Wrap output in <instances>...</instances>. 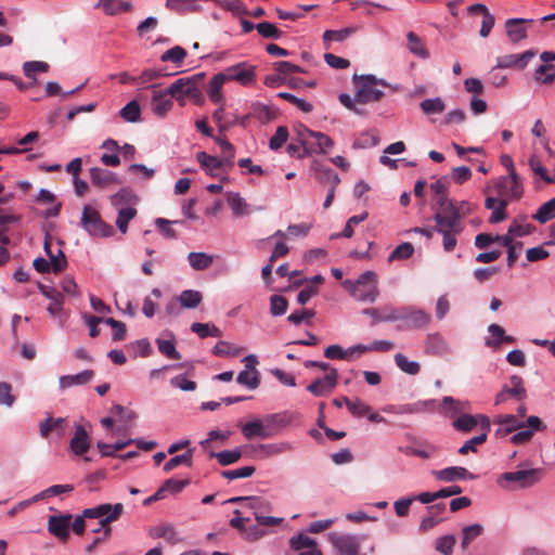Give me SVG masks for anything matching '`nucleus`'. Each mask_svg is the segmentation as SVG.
<instances>
[{"mask_svg":"<svg viewBox=\"0 0 555 555\" xmlns=\"http://www.w3.org/2000/svg\"><path fill=\"white\" fill-rule=\"evenodd\" d=\"M473 210L470 203L466 201H453L449 216L438 214L434 216L435 230L442 236L443 250L450 253L457 244V236L464 231V218Z\"/></svg>","mask_w":555,"mask_h":555,"instance_id":"f257e3e1","label":"nucleus"},{"mask_svg":"<svg viewBox=\"0 0 555 555\" xmlns=\"http://www.w3.org/2000/svg\"><path fill=\"white\" fill-rule=\"evenodd\" d=\"M343 286L361 302H375L379 296L377 274L373 271H365L356 281L345 280Z\"/></svg>","mask_w":555,"mask_h":555,"instance_id":"f03ea898","label":"nucleus"},{"mask_svg":"<svg viewBox=\"0 0 555 555\" xmlns=\"http://www.w3.org/2000/svg\"><path fill=\"white\" fill-rule=\"evenodd\" d=\"M356 86V101L360 104H367L379 101L384 96V91L377 88V85L387 87L388 83L383 79H377L374 75H353Z\"/></svg>","mask_w":555,"mask_h":555,"instance_id":"7ed1b4c3","label":"nucleus"},{"mask_svg":"<svg viewBox=\"0 0 555 555\" xmlns=\"http://www.w3.org/2000/svg\"><path fill=\"white\" fill-rule=\"evenodd\" d=\"M80 225L89 235L94 237H109L115 233L114 228L104 222L99 211L89 205L82 208Z\"/></svg>","mask_w":555,"mask_h":555,"instance_id":"20e7f679","label":"nucleus"},{"mask_svg":"<svg viewBox=\"0 0 555 555\" xmlns=\"http://www.w3.org/2000/svg\"><path fill=\"white\" fill-rule=\"evenodd\" d=\"M124 513V505L121 503L116 504H100L94 507L83 509V516L89 519H100V524L103 527L105 537H109L112 528L109 524L118 520Z\"/></svg>","mask_w":555,"mask_h":555,"instance_id":"39448f33","label":"nucleus"},{"mask_svg":"<svg viewBox=\"0 0 555 555\" xmlns=\"http://www.w3.org/2000/svg\"><path fill=\"white\" fill-rule=\"evenodd\" d=\"M507 160L509 162V175L501 177L496 181L495 190L500 197L518 199L522 195V182L515 171L512 158H507Z\"/></svg>","mask_w":555,"mask_h":555,"instance_id":"423d86ee","label":"nucleus"},{"mask_svg":"<svg viewBox=\"0 0 555 555\" xmlns=\"http://www.w3.org/2000/svg\"><path fill=\"white\" fill-rule=\"evenodd\" d=\"M539 468H531V469H525V470H516V472H507L504 474H501L498 479L496 483L504 488V482H516L518 483V487L521 489L529 488L533 485H535L539 481Z\"/></svg>","mask_w":555,"mask_h":555,"instance_id":"0eeeda50","label":"nucleus"},{"mask_svg":"<svg viewBox=\"0 0 555 555\" xmlns=\"http://www.w3.org/2000/svg\"><path fill=\"white\" fill-rule=\"evenodd\" d=\"M400 321L403 323L402 326L408 330L424 328L430 323L431 315L417 307L404 306L402 307Z\"/></svg>","mask_w":555,"mask_h":555,"instance_id":"6e6552de","label":"nucleus"},{"mask_svg":"<svg viewBox=\"0 0 555 555\" xmlns=\"http://www.w3.org/2000/svg\"><path fill=\"white\" fill-rule=\"evenodd\" d=\"M224 75L225 81L234 80L243 86L250 85L255 79V66L248 65L245 62L237 63L221 72Z\"/></svg>","mask_w":555,"mask_h":555,"instance_id":"1a4fd4ad","label":"nucleus"},{"mask_svg":"<svg viewBox=\"0 0 555 555\" xmlns=\"http://www.w3.org/2000/svg\"><path fill=\"white\" fill-rule=\"evenodd\" d=\"M338 372L336 369L331 371L323 377L317 378L307 386V390L315 397H322L331 392L337 385Z\"/></svg>","mask_w":555,"mask_h":555,"instance_id":"9d476101","label":"nucleus"},{"mask_svg":"<svg viewBox=\"0 0 555 555\" xmlns=\"http://www.w3.org/2000/svg\"><path fill=\"white\" fill-rule=\"evenodd\" d=\"M149 535L152 539H164L167 543L171 545L184 542V538L177 530L176 526L170 522H164L151 527L149 529Z\"/></svg>","mask_w":555,"mask_h":555,"instance_id":"9b49d317","label":"nucleus"},{"mask_svg":"<svg viewBox=\"0 0 555 555\" xmlns=\"http://www.w3.org/2000/svg\"><path fill=\"white\" fill-rule=\"evenodd\" d=\"M157 85H152L150 88L153 89L151 108L152 112L158 117H164L173 106V101L169 98L170 93L168 89L157 90Z\"/></svg>","mask_w":555,"mask_h":555,"instance_id":"f8f14e48","label":"nucleus"},{"mask_svg":"<svg viewBox=\"0 0 555 555\" xmlns=\"http://www.w3.org/2000/svg\"><path fill=\"white\" fill-rule=\"evenodd\" d=\"M196 159L206 173L214 178H219L230 167L228 163H223L222 158L208 155L205 152H198Z\"/></svg>","mask_w":555,"mask_h":555,"instance_id":"ddd939ff","label":"nucleus"},{"mask_svg":"<svg viewBox=\"0 0 555 555\" xmlns=\"http://www.w3.org/2000/svg\"><path fill=\"white\" fill-rule=\"evenodd\" d=\"M477 425H480L483 430L490 429V421L487 416L477 414H462L456 420L453 421L452 426L459 430L468 433L473 430Z\"/></svg>","mask_w":555,"mask_h":555,"instance_id":"4468645a","label":"nucleus"},{"mask_svg":"<svg viewBox=\"0 0 555 555\" xmlns=\"http://www.w3.org/2000/svg\"><path fill=\"white\" fill-rule=\"evenodd\" d=\"M433 476L440 481L453 482L456 480H474L476 476L462 466H450L440 470H434Z\"/></svg>","mask_w":555,"mask_h":555,"instance_id":"2eb2a0df","label":"nucleus"},{"mask_svg":"<svg viewBox=\"0 0 555 555\" xmlns=\"http://www.w3.org/2000/svg\"><path fill=\"white\" fill-rule=\"evenodd\" d=\"M434 404V400H424L417 401L414 403H405V404H388L382 408V411L385 413L391 414H417L423 413L431 408Z\"/></svg>","mask_w":555,"mask_h":555,"instance_id":"dca6fc26","label":"nucleus"},{"mask_svg":"<svg viewBox=\"0 0 555 555\" xmlns=\"http://www.w3.org/2000/svg\"><path fill=\"white\" fill-rule=\"evenodd\" d=\"M424 350L427 354L437 357H443L452 351L448 340L439 333H431L427 335Z\"/></svg>","mask_w":555,"mask_h":555,"instance_id":"f3484780","label":"nucleus"},{"mask_svg":"<svg viewBox=\"0 0 555 555\" xmlns=\"http://www.w3.org/2000/svg\"><path fill=\"white\" fill-rule=\"evenodd\" d=\"M72 515H53L49 517L48 530L59 539L65 540L69 534Z\"/></svg>","mask_w":555,"mask_h":555,"instance_id":"a211bd4d","label":"nucleus"},{"mask_svg":"<svg viewBox=\"0 0 555 555\" xmlns=\"http://www.w3.org/2000/svg\"><path fill=\"white\" fill-rule=\"evenodd\" d=\"M38 288L44 297L50 299L49 300L50 305L47 308L48 313L52 317L60 318L63 312V308H62L63 299H64L63 295L52 286L39 284Z\"/></svg>","mask_w":555,"mask_h":555,"instance_id":"6ab92c4d","label":"nucleus"},{"mask_svg":"<svg viewBox=\"0 0 555 555\" xmlns=\"http://www.w3.org/2000/svg\"><path fill=\"white\" fill-rule=\"evenodd\" d=\"M494 423L499 425L496 435L501 437L525 427V422L514 414L499 415Z\"/></svg>","mask_w":555,"mask_h":555,"instance_id":"aec40b11","label":"nucleus"},{"mask_svg":"<svg viewBox=\"0 0 555 555\" xmlns=\"http://www.w3.org/2000/svg\"><path fill=\"white\" fill-rule=\"evenodd\" d=\"M69 447L76 455L86 453L90 448V437L82 425H76Z\"/></svg>","mask_w":555,"mask_h":555,"instance_id":"412c9836","label":"nucleus"},{"mask_svg":"<svg viewBox=\"0 0 555 555\" xmlns=\"http://www.w3.org/2000/svg\"><path fill=\"white\" fill-rule=\"evenodd\" d=\"M527 22H531V20L509 18L505 22L506 35L513 43H517L527 37V29L524 26Z\"/></svg>","mask_w":555,"mask_h":555,"instance_id":"4be33fe9","label":"nucleus"},{"mask_svg":"<svg viewBox=\"0 0 555 555\" xmlns=\"http://www.w3.org/2000/svg\"><path fill=\"white\" fill-rule=\"evenodd\" d=\"M90 179L92 184L100 188H106L111 184L119 183V179L116 173L100 167H93L90 169Z\"/></svg>","mask_w":555,"mask_h":555,"instance_id":"5701e85b","label":"nucleus"},{"mask_svg":"<svg viewBox=\"0 0 555 555\" xmlns=\"http://www.w3.org/2000/svg\"><path fill=\"white\" fill-rule=\"evenodd\" d=\"M94 376L92 370H85L74 375H63L59 378V385L62 389H66L77 385H85L89 383Z\"/></svg>","mask_w":555,"mask_h":555,"instance_id":"b1692460","label":"nucleus"},{"mask_svg":"<svg viewBox=\"0 0 555 555\" xmlns=\"http://www.w3.org/2000/svg\"><path fill=\"white\" fill-rule=\"evenodd\" d=\"M225 82L224 75L221 73L216 74L208 83L207 94L210 101L215 104L223 103L222 87Z\"/></svg>","mask_w":555,"mask_h":555,"instance_id":"393cba45","label":"nucleus"},{"mask_svg":"<svg viewBox=\"0 0 555 555\" xmlns=\"http://www.w3.org/2000/svg\"><path fill=\"white\" fill-rule=\"evenodd\" d=\"M95 8L102 9L107 15H116L121 12L130 11L132 4L129 1L122 0H99Z\"/></svg>","mask_w":555,"mask_h":555,"instance_id":"a878e982","label":"nucleus"},{"mask_svg":"<svg viewBox=\"0 0 555 555\" xmlns=\"http://www.w3.org/2000/svg\"><path fill=\"white\" fill-rule=\"evenodd\" d=\"M228 204L232 209L233 215L236 218L247 216L249 214L248 204L245 198L241 196L240 193L236 192H228L225 194Z\"/></svg>","mask_w":555,"mask_h":555,"instance_id":"bb28decb","label":"nucleus"},{"mask_svg":"<svg viewBox=\"0 0 555 555\" xmlns=\"http://www.w3.org/2000/svg\"><path fill=\"white\" fill-rule=\"evenodd\" d=\"M243 455V448L237 447L233 450H224L220 452H214L211 451L209 453L210 457L217 459L218 463L221 466H229L240 461V459Z\"/></svg>","mask_w":555,"mask_h":555,"instance_id":"cd10ccee","label":"nucleus"},{"mask_svg":"<svg viewBox=\"0 0 555 555\" xmlns=\"http://www.w3.org/2000/svg\"><path fill=\"white\" fill-rule=\"evenodd\" d=\"M242 433L248 439L254 437L269 438L272 436V434L264 426L263 422L260 420L246 423L242 427Z\"/></svg>","mask_w":555,"mask_h":555,"instance_id":"c85d7f7f","label":"nucleus"},{"mask_svg":"<svg viewBox=\"0 0 555 555\" xmlns=\"http://www.w3.org/2000/svg\"><path fill=\"white\" fill-rule=\"evenodd\" d=\"M297 132V142L302 146V154H299V157H305L312 154L313 144L311 140H313L317 131H312L305 126H299L296 130Z\"/></svg>","mask_w":555,"mask_h":555,"instance_id":"c756f323","label":"nucleus"},{"mask_svg":"<svg viewBox=\"0 0 555 555\" xmlns=\"http://www.w3.org/2000/svg\"><path fill=\"white\" fill-rule=\"evenodd\" d=\"M505 392L517 400H522L527 396L526 388L524 386L522 378L518 375H513L509 377V385L503 386Z\"/></svg>","mask_w":555,"mask_h":555,"instance_id":"7c9ffc66","label":"nucleus"},{"mask_svg":"<svg viewBox=\"0 0 555 555\" xmlns=\"http://www.w3.org/2000/svg\"><path fill=\"white\" fill-rule=\"evenodd\" d=\"M203 296L201 292L194 289H186L181 292L178 301L182 308L195 309L202 301Z\"/></svg>","mask_w":555,"mask_h":555,"instance_id":"2f4dec72","label":"nucleus"},{"mask_svg":"<svg viewBox=\"0 0 555 555\" xmlns=\"http://www.w3.org/2000/svg\"><path fill=\"white\" fill-rule=\"evenodd\" d=\"M393 359L396 365L405 374L417 375L421 371L420 362L409 360L403 353H396Z\"/></svg>","mask_w":555,"mask_h":555,"instance_id":"473e14b6","label":"nucleus"},{"mask_svg":"<svg viewBox=\"0 0 555 555\" xmlns=\"http://www.w3.org/2000/svg\"><path fill=\"white\" fill-rule=\"evenodd\" d=\"M483 526L480 524L465 526L462 529V548L466 550L474 540L483 533Z\"/></svg>","mask_w":555,"mask_h":555,"instance_id":"72a5a7b5","label":"nucleus"},{"mask_svg":"<svg viewBox=\"0 0 555 555\" xmlns=\"http://www.w3.org/2000/svg\"><path fill=\"white\" fill-rule=\"evenodd\" d=\"M65 424V418L51 416L39 423V434L41 438L47 439L52 430H62Z\"/></svg>","mask_w":555,"mask_h":555,"instance_id":"f704fd0d","label":"nucleus"},{"mask_svg":"<svg viewBox=\"0 0 555 555\" xmlns=\"http://www.w3.org/2000/svg\"><path fill=\"white\" fill-rule=\"evenodd\" d=\"M188 261L194 270H205L211 266L214 257L206 253L192 251L188 255Z\"/></svg>","mask_w":555,"mask_h":555,"instance_id":"c9c22d12","label":"nucleus"},{"mask_svg":"<svg viewBox=\"0 0 555 555\" xmlns=\"http://www.w3.org/2000/svg\"><path fill=\"white\" fill-rule=\"evenodd\" d=\"M555 217V197L541 205L532 218L540 223H546Z\"/></svg>","mask_w":555,"mask_h":555,"instance_id":"e433bc0d","label":"nucleus"},{"mask_svg":"<svg viewBox=\"0 0 555 555\" xmlns=\"http://www.w3.org/2000/svg\"><path fill=\"white\" fill-rule=\"evenodd\" d=\"M191 331L197 334L201 338L210 337H221L222 332L219 327L211 323H192Z\"/></svg>","mask_w":555,"mask_h":555,"instance_id":"4c0bfd02","label":"nucleus"},{"mask_svg":"<svg viewBox=\"0 0 555 555\" xmlns=\"http://www.w3.org/2000/svg\"><path fill=\"white\" fill-rule=\"evenodd\" d=\"M195 77L179 78L168 88V92L170 94H179L188 98V95L192 93L191 89Z\"/></svg>","mask_w":555,"mask_h":555,"instance_id":"58836bf2","label":"nucleus"},{"mask_svg":"<svg viewBox=\"0 0 555 555\" xmlns=\"http://www.w3.org/2000/svg\"><path fill=\"white\" fill-rule=\"evenodd\" d=\"M119 115L127 122H138L141 117L140 104L135 100L130 101L120 109Z\"/></svg>","mask_w":555,"mask_h":555,"instance_id":"ea45409f","label":"nucleus"},{"mask_svg":"<svg viewBox=\"0 0 555 555\" xmlns=\"http://www.w3.org/2000/svg\"><path fill=\"white\" fill-rule=\"evenodd\" d=\"M192 460H193V449H189L185 453L176 455V456L171 457L168 462H166V464L164 465V470L166 473H169L180 465H185L186 467H191Z\"/></svg>","mask_w":555,"mask_h":555,"instance_id":"a19ab883","label":"nucleus"},{"mask_svg":"<svg viewBox=\"0 0 555 555\" xmlns=\"http://www.w3.org/2000/svg\"><path fill=\"white\" fill-rule=\"evenodd\" d=\"M406 39L408 49L411 53L422 59H427L429 56L428 51L425 49L421 38L417 35L410 31L406 35Z\"/></svg>","mask_w":555,"mask_h":555,"instance_id":"79ce46f5","label":"nucleus"},{"mask_svg":"<svg viewBox=\"0 0 555 555\" xmlns=\"http://www.w3.org/2000/svg\"><path fill=\"white\" fill-rule=\"evenodd\" d=\"M236 382L240 385L246 386L248 389H256L260 384L259 372L243 370L238 373Z\"/></svg>","mask_w":555,"mask_h":555,"instance_id":"37998d69","label":"nucleus"},{"mask_svg":"<svg viewBox=\"0 0 555 555\" xmlns=\"http://www.w3.org/2000/svg\"><path fill=\"white\" fill-rule=\"evenodd\" d=\"M422 112L426 115L440 114L444 111L446 104L441 98L425 99L420 103Z\"/></svg>","mask_w":555,"mask_h":555,"instance_id":"c03bdc74","label":"nucleus"},{"mask_svg":"<svg viewBox=\"0 0 555 555\" xmlns=\"http://www.w3.org/2000/svg\"><path fill=\"white\" fill-rule=\"evenodd\" d=\"M256 449L261 450L264 453V456H273L293 450V444L289 442H276L259 444Z\"/></svg>","mask_w":555,"mask_h":555,"instance_id":"a18cd8bd","label":"nucleus"},{"mask_svg":"<svg viewBox=\"0 0 555 555\" xmlns=\"http://www.w3.org/2000/svg\"><path fill=\"white\" fill-rule=\"evenodd\" d=\"M289 545H291L292 550L299 553L302 550L311 548V547L318 545V543L314 539L310 538L309 535L299 533V534L291 538Z\"/></svg>","mask_w":555,"mask_h":555,"instance_id":"49530a36","label":"nucleus"},{"mask_svg":"<svg viewBox=\"0 0 555 555\" xmlns=\"http://www.w3.org/2000/svg\"><path fill=\"white\" fill-rule=\"evenodd\" d=\"M137 210L133 207H124L118 210L116 219V227L125 234L128 229V223L135 217Z\"/></svg>","mask_w":555,"mask_h":555,"instance_id":"de8ad7c7","label":"nucleus"},{"mask_svg":"<svg viewBox=\"0 0 555 555\" xmlns=\"http://www.w3.org/2000/svg\"><path fill=\"white\" fill-rule=\"evenodd\" d=\"M244 349L242 347H236L228 341L220 340L212 348V353L219 357H236Z\"/></svg>","mask_w":555,"mask_h":555,"instance_id":"09e8293b","label":"nucleus"},{"mask_svg":"<svg viewBox=\"0 0 555 555\" xmlns=\"http://www.w3.org/2000/svg\"><path fill=\"white\" fill-rule=\"evenodd\" d=\"M367 216H369L367 212H363L361 215H357V216L350 217L347 220L346 225H345L343 232L336 233V234H332L331 238L332 240L338 238V237L350 238L352 236V234H353V227L359 224L360 222L364 221L367 218Z\"/></svg>","mask_w":555,"mask_h":555,"instance_id":"8fccbe9b","label":"nucleus"},{"mask_svg":"<svg viewBox=\"0 0 555 555\" xmlns=\"http://www.w3.org/2000/svg\"><path fill=\"white\" fill-rule=\"evenodd\" d=\"M403 451L405 452V454L426 460L434 456L437 453L438 448L434 444L427 443L424 444L423 447H406Z\"/></svg>","mask_w":555,"mask_h":555,"instance_id":"3c124183","label":"nucleus"},{"mask_svg":"<svg viewBox=\"0 0 555 555\" xmlns=\"http://www.w3.org/2000/svg\"><path fill=\"white\" fill-rule=\"evenodd\" d=\"M215 142L220 146L222 151L220 158L223 159V163H228L229 166H232L235 157V149L233 144L222 137H216Z\"/></svg>","mask_w":555,"mask_h":555,"instance_id":"603ef678","label":"nucleus"},{"mask_svg":"<svg viewBox=\"0 0 555 555\" xmlns=\"http://www.w3.org/2000/svg\"><path fill=\"white\" fill-rule=\"evenodd\" d=\"M453 205V199L449 198L448 192L443 194L435 195V212L434 216L438 214H444L449 216Z\"/></svg>","mask_w":555,"mask_h":555,"instance_id":"864d4df0","label":"nucleus"},{"mask_svg":"<svg viewBox=\"0 0 555 555\" xmlns=\"http://www.w3.org/2000/svg\"><path fill=\"white\" fill-rule=\"evenodd\" d=\"M456 543L455 535L453 534H447L443 537H440L436 540L435 547L436 551L443 555H452L453 547Z\"/></svg>","mask_w":555,"mask_h":555,"instance_id":"5fc2aeb1","label":"nucleus"},{"mask_svg":"<svg viewBox=\"0 0 555 555\" xmlns=\"http://www.w3.org/2000/svg\"><path fill=\"white\" fill-rule=\"evenodd\" d=\"M313 140L315 141V146L313 145L312 153L324 154L334 146V141L323 132L317 131Z\"/></svg>","mask_w":555,"mask_h":555,"instance_id":"6e6d98bb","label":"nucleus"},{"mask_svg":"<svg viewBox=\"0 0 555 555\" xmlns=\"http://www.w3.org/2000/svg\"><path fill=\"white\" fill-rule=\"evenodd\" d=\"M354 33H356L354 27H346V28L338 29V30H326L323 34V40H324V42H328V41L340 42V41L346 40L348 37H350Z\"/></svg>","mask_w":555,"mask_h":555,"instance_id":"4d7b16f0","label":"nucleus"},{"mask_svg":"<svg viewBox=\"0 0 555 555\" xmlns=\"http://www.w3.org/2000/svg\"><path fill=\"white\" fill-rule=\"evenodd\" d=\"M288 307L287 299L281 295H272L270 297V313L273 317L285 314Z\"/></svg>","mask_w":555,"mask_h":555,"instance_id":"13d9d810","label":"nucleus"},{"mask_svg":"<svg viewBox=\"0 0 555 555\" xmlns=\"http://www.w3.org/2000/svg\"><path fill=\"white\" fill-rule=\"evenodd\" d=\"M185 56H186V51L182 47L176 46V47L165 51L160 56V61L180 64V63H182V61L184 60Z\"/></svg>","mask_w":555,"mask_h":555,"instance_id":"bf43d9fd","label":"nucleus"},{"mask_svg":"<svg viewBox=\"0 0 555 555\" xmlns=\"http://www.w3.org/2000/svg\"><path fill=\"white\" fill-rule=\"evenodd\" d=\"M379 143V138L375 132L366 131L354 141V149H369L376 146Z\"/></svg>","mask_w":555,"mask_h":555,"instance_id":"052dcab7","label":"nucleus"},{"mask_svg":"<svg viewBox=\"0 0 555 555\" xmlns=\"http://www.w3.org/2000/svg\"><path fill=\"white\" fill-rule=\"evenodd\" d=\"M413 251L414 247L411 243H402L390 253L388 261L408 259L412 256Z\"/></svg>","mask_w":555,"mask_h":555,"instance_id":"680f3d73","label":"nucleus"},{"mask_svg":"<svg viewBox=\"0 0 555 555\" xmlns=\"http://www.w3.org/2000/svg\"><path fill=\"white\" fill-rule=\"evenodd\" d=\"M345 404L350 413L354 416H364L366 413L371 411V408L362 402L360 399L350 400L347 397H344Z\"/></svg>","mask_w":555,"mask_h":555,"instance_id":"e2e57ef3","label":"nucleus"},{"mask_svg":"<svg viewBox=\"0 0 555 555\" xmlns=\"http://www.w3.org/2000/svg\"><path fill=\"white\" fill-rule=\"evenodd\" d=\"M157 348L160 353L166 356L169 359L179 360L181 354L177 351L176 346L172 340L166 339H156Z\"/></svg>","mask_w":555,"mask_h":555,"instance_id":"0e129e2a","label":"nucleus"},{"mask_svg":"<svg viewBox=\"0 0 555 555\" xmlns=\"http://www.w3.org/2000/svg\"><path fill=\"white\" fill-rule=\"evenodd\" d=\"M555 78V65H540L535 69V80L542 83H551Z\"/></svg>","mask_w":555,"mask_h":555,"instance_id":"69168bd1","label":"nucleus"},{"mask_svg":"<svg viewBox=\"0 0 555 555\" xmlns=\"http://www.w3.org/2000/svg\"><path fill=\"white\" fill-rule=\"evenodd\" d=\"M256 29L264 38L279 39L282 36V31L279 30L274 24L269 22H262L256 24Z\"/></svg>","mask_w":555,"mask_h":555,"instance_id":"338daca9","label":"nucleus"},{"mask_svg":"<svg viewBox=\"0 0 555 555\" xmlns=\"http://www.w3.org/2000/svg\"><path fill=\"white\" fill-rule=\"evenodd\" d=\"M49 258L52 271L55 273L63 271L67 266L66 257L61 248H57L55 253L53 251L50 254Z\"/></svg>","mask_w":555,"mask_h":555,"instance_id":"774afa93","label":"nucleus"}]
</instances>
